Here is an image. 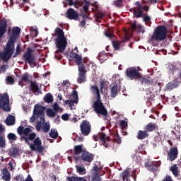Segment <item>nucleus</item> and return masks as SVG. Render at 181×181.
<instances>
[{"label": "nucleus", "instance_id": "41", "mask_svg": "<svg viewBox=\"0 0 181 181\" xmlns=\"http://www.w3.org/2000/svg\"><path fill=\"white\" fill-rule=\"evenodd\" d=\"M46 112L47 117H49V118H54V117H56V112L53 111V110L52 109H47Z\"/></svg>", "mask_w": 181, "mask_h": 181}, {"label": "nucleus", "instance_id": "34", "mask_svg": "<svg viewBox=\"0 0 181 181\" xmlns=\"http://www.w3.org/2000/svg\"><path fill=\"white\" fill-rule=\"evenodd\" d=\"M83 152V144L77 145L74 146V153L75 155H80Z\"/></svg>", "mask_w": 181, "mask_h": 181}, {"label": "nucleus", "instance_id": "14", "mask_svg": "<svg viewBox=\"0 0 181 181\" xmlns=\"http://www.w3.org/2000/svg\"><path fill=\"white\" fill-rule=\"evenodd\" d=\"M81 158L83 162H88L90 163L94 160V154L87 151H84L81 153Z\"/></svg>", "mask_w": 181, "mask_h": 181}, {"label": "nucleus", "instance_id": "44", "mask_svg": "<svg viewBox=\"0 0 181 181\" xmlns=\"http://www.w3.org/2000/svg\"><path fill=\"white\" fill-rule=\"evenodd\" d=\"M6 83L8 85H12L13 83H15V79L11 76H8L6 78Z\"/></svg>", "mask_w": 181, "mask_h": 181}, {"label": "nucleus", "instance_id": "54", "mask_svg": "<svg viewBox=\"0 0 181 181\" xmlns=\"http://www.w3.org/2000/svg\"><path fill=\"white\" fill-rule=\"evenodd\" d=\"M145 166L148 169H150L151 170H153V163L147 162L145 163Z\"/></svg>", "mask_w": 181, "mask_h": 181}, {"label": "nucleus", "instance_id": "48", "mask_svg": "<svg viewBox=\"0 0 181 181\" xmlns=\"http://www.w3.org/2000/svg\"><path fill=\"white\" fill-rule=\"evenodd\" d=\"M112 142H115L116 144H122L121 138L119 137V135L116 134L114 136V139H112Z\"/></svg>", "mask_w": 181, "mask_h": 181}, {"label": "nucleus", "instance_id": "17", "mask_svg": "<svg viewBox=\"0 0 181 181\" xmlns=\"http://www.w3.org/2000/svg\"><path fill=\"white\" fill-rule=\"evenodd\" d=\"M69 57H71V59H74L75 63L77 65L81 64L83 63V57L76 52H71L69 54Z\"/></svg>", "mask_w": 181, "mask_h": 181}, {"label": "nucleus", "instance_id": "5", "mask_svg": "<svg viewBox=\"0 0 181 181\" xmlns=\"http://www.w3.org/2000/svg\"><path fill=\"white\" fill-rule=\"evenodd\" d=\"M92 108L98 115H103V117H107L108 115V111H107V108L104 106L103 102H101L100 99H96V100L92 105Z\"/></svg>", "mask_w": 181, "mask_h": 181}, {"label": "nucleus", "instance_id": "11", "mask_svg": "<svg viewBox=\"0 0 181 181\" xmlns=\"http://www.w3.org/2000/svg\"><path fill=\"white\" fill-rule=\"evenodd\" d=\"M80 129L83 136H88L91 134V123L88 120H83L80 124Z\"/></svg>", "mask_w": 181, "mask_h": 181}, {"label": "nucleus", "instance_id": "13", "mask_svg": "<svg viewBox=\"0 0 181 181\" xmlns=\"http://www.w3.org/2000/svg\"><path fill=\"white\" fill-rule=\"evenodd\" d=\"M66 17L71 21H78V13L74 8H69L66 13Z\"/></svg>", "mask_w": 181, "mask_h": 181}, {"label": "nucleus", "instance_id": "27", "mask_svg": "<svg viewBox=\"0 0 181 181\" xmlns=\"http://www.w3.org/2000/svg\"><path fill=\"white\" fill-rule=\"evenodd\" d=\"M139 81L141 83V84H144V86H152L153 84V80L144 78L142 76L140 78Z\"/></svg>", "mask_w": 181, "mask_h": 181}, {"label": "nucleus", "instance_id": "23", "mask_svg": "<svg viewBox=\"0 0 181 181\" xmlns=\"http://www.w3.org/2000/svg\"><path fill=\"white\" fill-rule=\"evenodd\" d=\"M28 81H29V73L25 72L21 76L18 84L23 87V83H28Z\"/></svg>", "mask_w": 181, "mask_h": 181}, {"label": "nucleus", "instance_id": "30", "mask_svg": "<svg viewBox=\"0 0 181 181\" xmlns=\"http://www.w3.org/2000/svg\"><path fill=\"white\" fill-rule=\"evenodd\" d=\"M170 170L173 173V175L175 176V177H177L179 176V168H177V165L176 164H174L170 168Z\"/></svg>", "mask_w": 181, "mask_h": 181}, {"label": "nucleus", "instance_id": "25", "mask_svg": "<svg viewBox=\"0 0 181 181\" xmlns=\"http://www.w3.org/2000/svg\"><path fill=\"white\" fill-rule=\"evenodd\" d=\"M2 179L5 181H11V173L7 168H4L2 171Z\"/></svg>", "mask_w": 181, "mask_h": 181}, {"label": "nucleus", "instance_id": "35", "mask_svg": "<svg viewBox=\"0 0 181 181\" xmlns=\"http://www.w3.org/2000/svg\"><path fill=\"white\" fill-rule=\"evenodd\" d=\"M76 172L79 173V175H86L87 173V171L86 170V168L84 166H76Z\"/></svg>", "mask_w": 181, "mask_h": 181}, {"label": "nucleus", "instance_id": "49", "mask_svg": "<svg viewBox=\"0 0 181 181\" xmlns=\"http://www.w3.org/2000/svg\"><path fill=\"white\" fill-rule=\"evenodd\" d=\"M21 47L18 45H17L16 47V51L15 52V54H13V57H18V54H21Z\"/></svg>", "mask_w": 181, "mask_h": 181}, {"label": "nucleus", "instance_id": "21", "mask_svg": "<svg viewBox=\"0 0 181 181\" xmlns=\"http://www.w3.org/2000/svg\"><path fill=\"white\" fill-rule=\"evenodd\" d=\"M118 91H121V90L119 89V86H118V84L114 83L113 86L111 88L110 96L112 97V98H115V97H117Z\"/></svg>", "mask_w": 181, "mask_h": 181}, {"label": "nucleus", "instance_id": "37", "mask_svg": "<svg viewBox=\"0 0 181 181\" xmlns=\"http://www.w3.org/2000/svg\"><path fill=\"white\" fill-rule=\"evenodd\" d=\"M6 141H5V134L0 135V148H5Z\"/></svg>", "mask_w": 181, "mask_h": 181}, {"label": "nucleus", "instance_id": "40", "mask_svg": "<svg viewBox=\"0 0 181 181\" xmlns=\"http://www.w3.org/2000/svg\"><path fill=\"white\" fill-rule=\"evenodd\" d=\"M122 176L123 181H128V178L129 177V170H126L122 173Z\"/></svg>", "mask_w": 181, "mask_h": 181}, {"label": "nucleus", "instance_id": "57", "mask_svg": "<svg viewBox=\"0 0 181 181\" xmlns=\"http://www.w3.org/2000/svg\"><path fill=\"white\" fill-rule=\"evenodd\" d=\"M53 110L54 111H55V112H58L59 110H60V107L59 106V104H57V103H54Z\"/></svg>", "mask_w": 181, "mask_h": 181}, {"label": "nucleus", "instance_id": "1", "mask_svg": "<svg viewBox=\"0 0 181 181\" xmlns=\"http://www.w3.org/2000/svg\"><path fill=\"white\" fill-rule=\"evenodd\" d=\"M21 33V28L13 27L11 30V34L10 35L9 40L6 42V47L4 52H0V59H1L4 63H6L11 57L12 54L15 52V43L19 35Z\"/></svg>", "mask_w": 181, "mask_h": 181}, {"label": "nucleus", "instance_id": "4", "mask_svg": "<svg viewBox=\"0 0 181 181\" xmlns=\"http://www.w3.org/2000/svg\"><path fill=\"white\" fill-rule=\"evenodd\" d=\"M168 36V28L165 25H158L151 37V42H163Z\"/></svg>", "mask_w": 181, "mask_h": 181}, {"label": "nucleus", "instance_id": "38", "mask_svg": "<svg viewBox=\"0 0 181 181\" xmlns=\"http://www.w3.org/2000/svg\"><path fill=\"white\" fill-rule=\"evenodd\" d=\"M124 0H115L113 1V5L116 6V8H122L124 5Z\"/></svg>", "mask_w": 181, "mask_h": 181}, {"label": "nucleus", "instance_id": "59", "mask_svg": "<svg viewBox=\"0 0 181 181\" xmlns=\"http://www.w3.org/2000/svg\"><path fill=\"white\" fill-rule=\"evenodd\" d=\"M120 127H122V128H127L128 127V123L125 120H122L120 122Z\"/></svg>", "mask_w": 181, "mask_h": 181}, {"label": "nucleus", "instance_id": "53", "mask_svg": "<svg viewBox=\"0 0 181 181\" xmlns=\"http://www.w3.org/2000/svg\"><path fill=\"white\" fill-rule=\"evenodd\" d=\"M92 170H94L95 174L94 175H100V170H101V168H98V166L97 165H95V166H93Z\"/></svg>", "mask_w": 181, "mask_h": 181}, {"label": "nucleus", "instance_id": "18", "mask_svg": "<svg viewBox=\"0 0 181 181\" xmlns=\"http://www.w3.org/2000/svg\"><path fill=\"white\" fill-rule=\"evenodd\" d=\"M30 88H31V91L34 93L35 95H39V93H40V89L39 88V86L36 81H30Z\"/></svg>", "mask_w": 181, "mask_h": 181}, {"label": "nucleus", "instance_id": "43", "mask_svg": "<svg viewBox=\"0 0 181 181\" xmlns=\"http://www.w3.org/2000/svg\"><path fill=\"white\" fill-rule=\"evenodd\" d=\"M7 138L8 141H16L18 139V136H16V134L13 133H9L7 135Z\"/></svg>", "mask_w": 181, "mask_h": 181}, {"label": "nucleus", "instance_id": "56", "mask_svg": "<svg viewBox=\"0 0 181 181\" xmlns=\"http://www.w3.org/2000/svg\"><path fill=\"white\" fill-rule=\"evenodd\" d=\"M176 84L172 83H168L167 86L168 90H173V88H175Z\"/></svg>", "mask_w": 181, "mask_h": 181}, {"label": "nucleus", "instance_id": "15", "mask_svg": "<svg viewBox=\"0 0 181 181\" xmlns=\"http://www.w3.org/2000/svg\"><path fill=\"white\" fill-rule=\"evenodd\" d=\"M179 155V151H177V147L171 148L170 152L168 153V158L170 162H173Z\"/></svg>", "mask_w": 181, "mask_h": 181}, {"label": "nucleus", "instance_id": "39", "mask_svg": "<svg viewBox=\"0 0 181 181\" xmlns=\"http://www.w3.org/2000/svg\"><path fill=\"white\" fill-rule=\"evenodd\" d=\"M50 131V122H45L42 127V132L47 133Z\"/></svg>", "mask_w": 181, "mask_h": 181}, {"label": "nucleus", "instance_id": "50", "mask_svg": "<svg viewBox=\"0 0 181 181\" xmlns=\"http://www.w3.org/2000/svg\"><path fill=\"white\" fill-rule=\"evenodd\" d=\"M105 16V13L103 12H98L95 13V18H97V19H103Z\"/></svg>", "mask_w": 181, "mask_h": 181}, {"label": "nucleus", "instance_id": "7", "mask_svg": "<svg viewBox=\"0 0 181 181\" xmlns=\"http://www.w3.org/2000/svg\"><path fill=\"white\" fill-rule=\"evenodd\" d=\"M126 76L130 80H140L142 74L135 67H129L126 70Z\"/></svg>", "mask_w": 181, "mask_h": 181}, {"label": "nucleus", "instance_id": "42", "mask_svg": "<svg viewBox=\"0 0 181 181\" xmlns=\"http://www.w3.org/2000/svg\"><path fill=\"white\" fill-rule=\"evenodd\" d=\"M84 2H85V5H83V11L86 13V12H88V9L90 8V1H88L87 0H85Z\"/></svg>", "mask_w": 181, "mask_h": 181}, {"label": "nucleus", "instance_id": "19", "mask_svg": "<svg viewBox=\"0 0 181 181\" xmlns=\"http://www.w3.org/2000/svg\"><path fill=\"white\" fill-rule=\"evenodd\" d=\"M19 146L14 145L9 149L8 154L13 158H18L19 156Z\"/></svg>", "mask_w": 181, "mask_h": 181}, {"label": "nucleus", "instance_id": "20", "mask_svg": "<svg viewBox=\"0 0 181 181\" xmlns=\"http://www.w3.org/2000/svg\"><path fill=\"white\" fill-rule=\"evenodd\" d=\"M16 122V120L15 116H13L12 115H8L5 121V124L8 127L15 125Z\"/></svg>", "mask_w": 181, "mask_h": 181}, {"label": "nucleus", "instance_id": "51", "mask_svg": "<svg viewBox=\"0 0 181 181\" xmlns=\"http://www.w3.org/2000/svg\"><path fill=\"white\" fill-rule=\"evenodd\" d=\"M71 95L74 98L75 101H78V93H77V90H73Z\"/></svg>", "mask_w": 181, "mask_h": 181}, {"label": "nucleus", "instance_id": "36", "mask_svg": "<svg viewBox=\"0 0 181 181\" xmlns=\"http://www.w3.org/2000/svg\"><path fill=\"white\" fill-rule=\"evenodd\" d=\"M49 136L53 138L54 139H57V136H59V133L57 130L55 129H52L49 133Z\"/></svg>", "mask_w": 181, "mask_h": 181}, {"label": "nucleus", "instance_id": "60", "mask_svg": "<svg viewBox=\"0 0 181 181\" xmlns=\"http://www.w3.org/2000/svg\"><path fill=\"white\" fill-rule=\"evenodd\" d=\"M42 124L41 122H37L36 126H35V128H36V130L38 132H40L41 129H42Z\"/></svg>", "mask_w": 181, "mask_h": 181}, {"label": "nucleus", "instance_id": "61", "mask_svg": "<svg viewBox=\"0 0 181 181\" xmlns=\"http://www.w3.org/2000/svg\"><path fill=\"white\" fill-rule=\"evenodd\" d=\"M92 181H101V177L98 175H94L92 177Z\"/></svg>", "mask_w": 181, "mask_h": 181}, {"label": "nucleus", "instance_id": "2", "mask_svg": "<svg viewBox=\"0 0 181 181\" xmlns=\"http://www.w3.org/2000/svg\"><path fill=\"white\" fill-rule=\"evenodd\" d=\"M21 139H24L25 144H29V141H33V144L29 145L31 151H35L38 152V153H42L45 151V147L42 146L40 137H36V133L35 132L30 133L28 136L21 137Z\"/></svg>", "mask_w": 181, "mask_h": 181}, {"label": "nucleus", "instance_id": "33", "mask_svg": "<svg viewBox=\"0 0 181 181\" xmlns=\"http://www.w3.org/2000/svg\"><path fill=\"white\" fill-rule=\"evenodd\" d=\"M78 74H86L87 73V71L86 70V66H84V64H78Z\"/></svg>", "mask_w": 181, "mask_h": 181}, {"label": "nucleus", "instance_id": "10", "mask_svg": "<svg viewBox=\"0 0 181 181\" xmlns=\"http://www.w3.org/2000/svg\"><path fill=\"white\" fill-rule=\"evenodd\" d=\"M0 108L6 112L11 111V107H9V96L6 93L4 95L0 94Z\"/></svg>", "mask_w": 181, "mask_h": 181}, {"label": "nucleus", "instance_id": "24", "mask_svg": "<svg viewBox=\"0 0 181 181\" xmlns=\"http://www.w3.org/2000/svg\"><path fill=\"white\" fill-rule=\"evenodd\" d=\"M90 90L95 95H96V100L101 99V95H100V89H98V86H90Z\"/></svg>", "mask_w": 181, "mask_h": 181}, {"label": "nucleus", "instance_id": "12", "mask_svg": "<svg viewBox=\"0 0 181 181\" xmlns=\"http://www.w3.org/2000/svg\"><path fill=\"white\" fill-rule=\"evenodd\" d=\"M94 141H100V143L105 148H108V143H107V141H110V138L107 136V135L105 133H99L98 136L94 135L93 136Z\"/></svg>", "mask_w": 181, "mask_h": 181}, {"label": "nucleus", "instance_id": "8", "mask_svg": "<svg viewBox=\"0 0 181 181\" xmlns=\"http://www.w3.org/2000/svg\"><path fill=\"white\" fill-rule=\"evenodd\" d=\"M23 60H24L25 63L30 64V66L36 63V58H35L33 49L31 47L27 48V51L23 54Z\"/></svg>", "mask_w": 181, "mask_h": 181}, {"label": "nucleus", "instance_id": "64", "mask_svg": "<svg viewBox=\"0 0 181 181\" xmlns=\"http://www.w3.org/2000/svg\"><path fill=\"white\" fill-rule=\"evenodd\" d=\"M4 132H5V127L2 124H0V135H4Z\"/></svg>", "mask_w": 181, "mask_h": 181}, {"label": "nucleus", "instance_id": "31", "mask_svg": "<svg viewBox=\"0 0 181 181\" xmlns=\"http://www.w3.org/2000/svg\"><path fill=\"white\" fill-rule=\"evenodd\" d=\"M44 101L47 104H51L53 102V95L51 93L46 94L44 97Z\"/></svg>", "mask_w": 181, "mask_h": 181}, {"label": "nucleus", "instance_id": "46", "mask_svg": "<svg viewBox=\"0 0 181 181\" xmlns=\"http://www.w3.org/2000/svg\"><path fill=\"white\" fill-rule=\"evenodd\" d=\"M143 21L145 22L146 25L151 26V17L149 16H143ZM150 22V23H149Z\"/></svg>", "mask_w": 181, "mask_h": 181}, {"label": "nucleus", "instance_id": "63", "mask_svg": "<svg viewBox=\"0 0 181 181\" xmlns=\"http://www.w3.org/2000/svg\"><path fill=\"white\" fill-rule=\"evenodd\" d=\"M69 114L65 113L64 115H62L61 118L62 119H63V121H68L69 120Z\"/></svg>", "mask_w": 181, "mask_h": 181}, {"label": "nucleus", "instance_id": "62", "mask_svg": "<svg viewBox=\"0 0 181 181\" xmlns=\"http://www.w3.org/2000/svg\"><path fill=\"white\" fill-rule=\"evenodd\" d=\"M78 101L75 100H69V107H74V104H78Z\"/></svg>", "mask_w": 181, "mask_h": 181}, {"label": "nucleus", "instance_id": "52", "mask_svg": "<svg viewBox=\"0 0 181 181\" xmlns=\"http://www.w3.org/2000/svg\"><path fill=\"white\" fill-rule=\"evenodd\" d=\"M137 32L139 33H145V27L141 25H139L137 26Z\"/></svg>", "mask_w": 181, "mask_h": 181}, {"label": "nucleus", "instance_id": "3", "mask_svg": "<svg viewBox=\"0 0 181 181\" xmlns=\"http://www.w3.org/2000/svg\"><path fill=\"white\" fill-rule=\"evenodd\" d=\"M55 35L57 37L55 38L56 47L60 53L64 52L66 47H67V39L64 36V31H63L60 28L57 27L54 30Z\"/></svg>", "mask_w": 181, "mask_h": 181}, {"label": "nucleus", "instance_id": "45", "mask_svg": "<svg viewBox=\"0 0 181 181\" xmlns=\"http://www.w3.org/2000/svg\"><path fill=\"white\" fill-rule=\"evenodd\" d=\"M168 69L173 74V73L175 72V70H176V69H177L176 68V64H172V63L168 64Z\"/></svg>", "mask_w": 181, "mask_h": 181}, {"label": "nucleus", "instance_id": "6", "mask_svg": "<svg viewBox=\"0 0 181 181\" xmlns=\"http://www.w3.org/2000/svg\"><path fill=\"white\" fill-rule=\"evenodd\" d=\"M135 5L136 6L132 8L134 18H142V16H144V11H145V12L149 11V7L148 6H142L139 1H136Z\"/></svg>", "mask_w": 181, "mask_h": 181}, {"label": "nucleus", "instance_id": "16", "mask_svg": "<svg viewBox=\"0 0 181 181\" xmlns=\"http://www.w3.org/2000/svg\"><path fill=\"white\" fill-rule=\"evenodd\" d=\"M30 132H32V129L29 127L25 128L23 126H20L17 129V133L18 135H25V136H28Z\"/></svg>", "mask_w": 181, "mask_h": 181}, {"label": "nucleus", "instance_id": "32", "mask_svg": "<svg viewBox=\"0 0 181 181\" xmlns=\"http://www.w3.org/2000/svg\"><path fill=\"white\" fill-rule=\"evenodd\" d=\"M68 181H87V179L85 177H66Z\"/></svg>", "mask_w": 181, "mask_h": 181}, {"label": "nucleus", "instance_id": "9", "mask_svg": "<svg viewBox=\"0 0 181 181\" xmlns=\"http://www.w3.org/2000/svg\"><path fill=\"white\" fill-rule=\"evenodd\" d=\"M45 110H46V107L40 105L36 104L34 107L33 114L37 117H40V121H39L38 122H40L41 124H45Z\"/></svg>", "mask_w": 181, "mask_h": 181}, {"label": "nucleus", "instance_id": "22", "mask_svg": "<svg viewBox=\"0 0 181 181\" xmlns=\"http://www.w3.org/2000/svg\"><path fill=\"white\" fill-rule=\"evenodd\" d=\"M149 134L146 132V130H139L137 133L136 138L137 139H146V138H148Z\"/></svg>", "mask_w": 181, "mask_h": 181}, {"label": "nucleus", "instance_id": "47", "mask_svg": "<svg viewBox=\"0 0 181 181\" xmlns=\"http://www.w3.org/2000/svg\"><path fill=\"white\" fill-rule=\"evenodd\" d=\"M112 45H113L115 50H119V46H121V42L113 41Z\"/></svg>", "mask_w": 181, "mask_h": 181}, {"label": "nucleus", "instance_id": "26", "mask_svg": "<svg viewBox=\"0 0 181 181\" xmlns=\"http://www.w3.org/2000/svg\"><path fill=\"white\" fill-rule=\"evenodd\" d=\"M157 128L156 124L155 123H148L145 126L144 130L146 131L147 133L152 132V131H155Z\"/></svg>", "mask_w": 181, "mask_h": 181}, {"label": "nucleus", "instance_id": "55", "mask_svg": "<svg viewBox=\"0 0 181 181\" xmlns=\"http://www.w3.org/2000/svg\"><path fill=\"white\" fill-rule=\"evenodd\" d=\"M104 84H105V81L103 79L100 81V91L103 93V90H104Z\"/></svg>", "mask_w": 181, "mask_h": 181}, {"label": "nucleus", "instance_id": "28", "mask_svg": "<svg viewBox=\"0 0 181 181\" xmlns=\"http://www.w3.org/2000/svg\"><path fill=\"white\" fill-rule=\"evenodd\" d=\"M144 97L148 100V101H149V100L151 101H153V100H155V94L149 90L146 91V95Z\"/></svg>", "mask_w": 181, "mask_h": 181}, {"label": "nucleus", "instance_id": "29", "mask_svg": "<svg viewBox=\"0 0 181 181\" xmlns=\"http://www.w3.org/2000/svg\"><path fill=\"white\" fill-rule=\"evenodd\" d=\"M86 81H87L86 74H78L77 83H78V84H82V83H86Z\"/></svg>", "mask_w": 181, "mask_h": 181}, {"label": "nucleus", "instance_id": "58", "mask_svg": "<svg viewBox=\"0 0 181 181\" xmlns=\"http://www.w3.org/2000/svg\"><path fill=\"white\" fill-rule=\"evenodd\" d=\"M14 180L16 181H25L23 175H17L16 177H14Z\"/></svg>", "mask_w": 181, "mask_h": 181}]
</instances>
